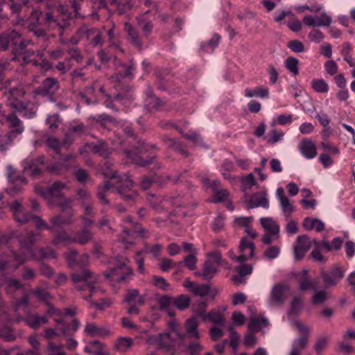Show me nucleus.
<instances>
[{"label":"nucleus","instance_id":"f257e3e1","mask_svg":"<svg viewBox=\"0 0 355 355\" xmlns=\"http://www.w3.org/2000/svg\"><path fill=\"white\" fill-rule=\"evenodd\" d=\"M26 24L28 31L43 42L50 38L48 31H58L60 42L64 44L63 36L71 26V15H65L64 13L55 15L53 12L43 13L34 9L28 17Z\"/></svg>","mask_w":355,"mask_h":355},{"label":"nucleus","instance_id":"f03ea898","mask_svg":"<svg viewBox=\"0 0 355 355\" xmlns=\"http://www.w3.org/2000/svg\"><path fill=\"white\" fill-rule=\"evenodd\" d=\"M41 234L39 232H28L16 236L19 243V252L12 251L13 259L19 261V263H24L29 260L36 248L34 245L40 240Z\"/></svg>","mask_w":355,"mask_h":355},{"label":"nucleus","instance_id":"7ed1b4c3","mask_svg":"<svg viewBox=\"0 0 355 355\" xmlns=\"http://www.w3.org/2000/svg\"><path fill=\"white\" fill-rule=\"evenodd\" d=\"M71 279L79 290H89V295L85 297L87 300H89L94 293L100 291L98 288L94 286L97 277L94 276V273L89 270L85 269L81 272H74L71 275Z\"/></svg>","mask_w":355,"mask_h":355},{"label":"nucleus","instance_id":"20e7f679","mask_svg":"<svg viewBox=\"0 0 355 355\" xmlns=\"http://www.w3.org/2000/svg\"><path fill=\"white\" fill-rule=\"evenodd\" d=\"M128 259L124 257H118L112 261V280L120 284H127L133 275V270L128 265Z\"/></svg>","mask_w":355,"mask_h":355},{"label":"nucleus","instance_id":"39448f33","mask_svg":"<svg viewBox=\"0 0 355 355\" xmlns=\"http://www.w3.org/2000/svg\"><path fill=\"white\" fill-rule=\"evenodd\" d=\"M292 325L297 329L300 336L293 340L289 355H300L308 345L311 328L300 320L292 321Z\"/></svg>","mask_w":355,"mask_h":355},{"label":"nucleus","instance_id":"423d86ee","mask_svg":"<svg viewBox=\"0 0 355 355\" xmlns=\"http://www.w3.org/2000/svg\"><path fill=\"white\" fill-rule=\"evenodd\" d=\"M0 123L5 125L9 132L17 136L21 135L25 130L23 122L17 116L15 112L6 113L2 104L0 105Z\"/></svg>","mask_w":355,"mask_h":355},{"label":"nucleus","instance_id":"0eeeda50","mask_svg":"<svg viewBox=\"0 0 355 355\" xmlns=\"http://www.w3.org/2000/svg\"><path fill=\"white\" fill-rule=\"evenodd\" d=\"M116 54L114 55L115 65V78L117 81H120L125 77H132V65L126 64L122 60L121 55L123 53L118 45L112 44V51Z\"/></svg>","mask_w":355,"mask_h":355},{"label":"nucleus","instance_id":"6e6552de","mask_svg":"<svg viewBox=\"0 0 355 355\" xmlns=\"http://www.w3.org/2000/svg\"><path fill=\"white\" fill-rule=\"evenodd\" d=\"M150 148H155L154 145H149L144 141H139L137 145L134 147L131 150L126 151L127 156L135 164L144 167L150 164L154 159V157H151L148 159H144L139 154L144 153L149 150Z\"/></svg>","mask_w":355,"mask_h":355},{"label":"nucleus","instance_id":"1a4fd4ad","mask_svg":"<svg viewBox=\"0 0 355 355\" xmlns=\"http://www.w3.org/2000/svg\"><path fill=\"white\" fill-rule=\"evenodd\" d=\"M222 261L221 254L218 252H214L209 254L208 259L203 265V272L202 273L196 272L195 275L202 276L205 279H209L217 272L218 268Z\"/></svg>","mask_w":355,"mask_h":355},{"label":"nucleus","instance_id":"9d476101","mask_svg":"<svg viewBox=\"0 0 355 355\" xmlns=\"http://www.w3.org/2000/svg\"><path fill=\"white\" fill-rule=\"evenodd\" d=\"M91 148L93 152L104 159L105 162L101 164L99 171L105 177L108 178L111 174L110 164L108 160L110 150L108 144L103 141H98L96 144H92Z\"/></svg>","mask_w":355,"mask_h":355},{"label":"nucleus","instance_id":"9b49d317","mask_svg":"<svg viewBox=\"0 0 355 355\" xmlns=\"http://www.w3.org/2000/svg\"><path fill=\"white\" fill-rule=\"evenodd\" d=\"M112 189L114 188L119 194L123 196L125 200L132 199L134 193H124V189H130L133 186V182L127 175L119 176L117 171H112Z\"/></svg>","mask_w":355,"mask_h":355},{"label":"nucleus","instance_id":"f8f14e48","mask_svg":"<svg viewBox=\"0 0 355 355\" xmlns=\"http://www.w3.org/2000/svg\"><path fill=\"white\" fill-rule=\"evenodd\" d=\"M3 95L7 98V104L16 112L26 110L27 104L21 98L25 95V91L21 87L12 89L10 92H3Z\"/></svg>","mask_w":355,"mask_h":355},{"label":"nucleus","instance_id":"ddd939ff","mask_svg":"<svg viewBox=\"0 0 355 355\" xmlns=\"http://www.w3.org/2000/svg\"><path fill=\"white\" fill-rule=\"evenodd\" d=\"M67 187V184L60 181L54 182L46 189H37V192L42 196L49 204L63 198L62 191Z\"/></svg>","mask_w":355,"mask_h":355},{"label":"nucleus","instance_id":"4468645a","mask_svg":"<svg viewBox=\"0 0 355 355\" xmlns=\"http://www.w3.org/2000/svg\"><path fill=\"white\" fill-rule=\"evenodd\" d=\"M199 322L196 318H191L188 319L185 322V334L181 333H176L177 336L180 338L178 345L181 346L184 345V340L186 337L190 339L199 340L200 338V332L198 330Z\"/></svg>","mask_w":355,"mask_h":355},{"label":"nucleus","instance_id":"2eb2a0df","mask_svg":"<svg viewBox=\"0 0 355 355\" xmlns=\"http://www.w3.org/2000/svg\"><path fill=\"white\" fill-rule=\"evenodd\" d=\"M0 286L11 297H15L17 292L25 290L24 284L17 279L5 277L0 280Z\"/></svg>","mask_w":355,"mask_h":355},{"label":"nucleus","instance_id":"dca6fc26","mask_svg":"<svg viewBox=\"0 0 355 355\" xmlns=\"http://www.w3.org/2000/svg\"><path fill=\"white\" fill-rule=\"evenodd\" d=\"M60 89V83L55 78H45L36 90V93L43 96H51Z\"/></svg>","mask_w":355,"mask_h":355},{"label":"nucleus","instance_id":"f3484780","mask_svg":"<svg viewBox=\"0 0 355 355\" xmlns=\"http://www.w3.org/2000/svg\"><path fill=\"white\" fill-rule=\"evenodd\" d=\"M65 259L69 268H73L76 266L83 268L89 263V257L87 254L78 255V252L75 250H70L66 253Z\"/></svg>","mask_w":355,"mask_h":355},{"label":"nucleus","instance_id":"a211bd4d","mask_svg":"<svg viewBox=\"0 0 355 355\" xmlns=\"http://www.w3.org/2000/svg\"><path fill=\"white\" fill-rule=\"evenodd\" d=\"M148 341L157 345V348L169 351L173 345V340L168 332H164L157 335L151 336L148 338Z\"/></svg>","mask_w":355,"mask_h":355},{"label":"nucleus","instance_id":"6ab92c4d","mask_svg":"<svg viewBox=\"0 0 355 355\" xmlns=\"http://www.w3.org/2000/svg\"><path fill=\"white\" fill-rule=\"evenodd\" d=\"M244 202L247 209H252L258 207H261L265 209L269 207V202L266 191L252 194L248 199H246Z\"/></svg>","mask_w":355,"mask_h":355},{"label":"nucleus","instance_id":"aec40b11","mask_svg":"<svg viewBox=\"0 0 355 355\" xmlns=\"http://www.w3.org/2000/svg\"><path fill=\"white\" fill-rule=\"evenodd\" d=\"M344 275L345 270L338 266L334 267L329 272L325 271L321 272V277L327 286L336 285L343 278Z\"/></svg>","mask_w":355,"mask_h":355},{"label":"nucleus","instance_id":"412c9836","mask_svg":"<svg viewBox=\"0 0 355 355\" xmlns=\"http://www.w3.org/2000/svg\"><path fill=\"white\" fill-rule=\"evenodd\" d=\"M7 176L8 180L14 184L13 187L9 189L10 195L13 196L19 192L21 189L19 186L26 183V180L19 175L12 166H7Z\"/></svg>","mask_w":355,"mask_h":355},{"label":"nucleus","instance_id":"4be33fe9","mask_svg":"<svg viewBox=\"0 0 355 355\" xmlns=\"http://www.w3.org/2000/svg\"><path fill=\"white\" fill-rule=\"evenodd\" d=\"M254 250L255 246L252 241H248L246 238L242 239L239 245L241 254L235 257L236 261L243 263L248 259L253 257Z\"/></svg>","mask_w":355,"mask_h":355},{"label":"nucleus","instance_id":"5701e85b","mask_svg":"<svg viewBox=\"0 0 355 355\" xmlns=\"http://www.w3.org/2000/svg\"><path fill=\"white\" fill-rule=\"evenodd\" d=\"M331 17L326 12H322L320 16L305 15L302 21L309 26H328L331 23Z\"/></svg>","mask_w":355,"mask_h":355},{"label":"nucleus","instance_id":"b1692460","mask_svg":"<svg viewBox=\"0 0 355 355\" xmlns=\"http://www.w3.org/2000/svg\"><path fill=\"white\" fill-rule=\"evenodd\" d=\"M311 246L309 237L306 235L299 236L294 245V255L296 261L302 259Z\"/></svg>","mask_w":355,"mask_h":355},{"label":"nucleus","instance_id":"393cba45","mask_svg":"<svg viewBox=\"0 0 355 355\" xmlns=\"http://www.w3.org/2000/svg\"><path fill=\"white\" fill-rule=\"evenodd\" d=\"M286 287L282 284H277L273 286L270 292L269 304L272 306H279L285 302L284 291Z\"/></svg>","mask_w":355,"mask_h":355},{"label":"nucleus","instance_id":"a878e982","mask_svg":"<svg viewBox=\"0 0 355 355\" xmlns=\"http://www.w3.org/2000/svg\"><path fill=\"white\" fill-rule=\"evenodd\" d=\"M300 150L307 159H312L315 157L316 147L315 144L310 139H303L300 143Z\"/></svg>","mask_w":355,"mask_h":355},{"label":"nucleus","instance_id":"bb28decb","mask_svg":"<svg viewBox=\"0 0 355 355\" xmlns=\"http://www.w3.org/2000/svg\"><path fill=\"white\" fill-rule=\"evenodd\" d=\"M148 12V10L136 17L137 25L143 32V37L146 38L151 34L153 28V22L146 17V14Z\"/></svg>","mask_w":355,"mask_h":355},{"label":"nucleus","instance_id":"cd10ccee","mask_svg":"<svg viewBox=\"0 0 355 355\" xmlns=\"http://www.w3.org/2000/svg\"><path fill=\"white\" fill-rule=\"evenodd\" d=\"M124 29L128 34V40L135 46L141 50L143 46V42L137 30L131 24L128 23H125Z\"/></svg>","mask_w":355,"mask_h":355},{"label":"nucleus","instance_id":"c85d7f7f","mask_svg":"<svg viewBox=\"0 0 355 355\" xmlns=\"http://www.w3.org/2000/svg\"><path fill=\"white\" fill-rule=\"evenodd\" d=\"M56 258V254L53 250L49 247L46 248H36L34 252L32 254L29 260L40 261L44 259Z\"/></svg>","mask_w":355,"mask_h":355},{"label":"nucleus","instance_id":"c756f323","mask_svg":"<svg viewBox=\"0 0 355 355\" xmlns=\"http://www.w3.org/2000/svg\"><path fill=\"white\" fill-rule=\"evenodd\" d=\"M26 325L32 329H38L42 324L48 322V319L45 316H40L38 314H28L24 319Z\"/></svg>","mask_w":355,"mask_h":355},{"label":"nucleus","instance_id":"7c9ffc66","mask_svg":"<svg viewBox=\"0 0 355 355\" xmlns=\"http://www.w3.org/2000/svg\"><path fill=\"white\" fill-rule=\"evenodd\" d=\"M302 225L306 230H315L318 232H320L324 229V223L318 218L307 217L304 218Z\"/></svg>","mask_w":355,"mask_h":355},{"label":"nucleus","instance_id":"2f4dec72","mask_svg":"<svg viewBox=\"0 0 355 355\" xmlns=\"http://www.w3.org/2000/svg\"><path fill=\"white\" fill-rule=\"evenodd\" d=\"M128 304H137L142 306L145 303L144 297L139 295L137 289H129L124 299Z\"/></svg>","mask_w":355,"mask_h":355},{"label":"nucleus","instance_id":"473e14b6","mask_svg":"<svg viewBox=\"0 0 355 355\" xmlns=\"http://www.w3.org/2000/svg\"><path fill=\"white\" fill-rule=\"evenodd\" d=\"M17 136L7 132L4 135H0V152L6 153L12 146Z\"/></svg>","mask_w":355,"mask_h":355},{"label":"nucleus","instance_id":"72a5a7b5","mask_svg":"<svg viewBox=\"0 0 355 355\" xmlns=\"http://www.w3.org/2000/svg\"><path fill=\"white\" fill-rule=\"evenodd\" d=\"M85 332L92 337L104 336L107 335L109 331L96 326L94 323H87L85 328Z\"/></svg>","mask_w":355,"mask_h":355},{"label":"nucleus","instance_id":"f704fd0d","mask_svg":"<svg viewBox=\"0 0 355 355\" xmlns=\"http://www.w3.org/2000/svg\"><path fill=\"white\" fill-rule=\"evenodd\" d=\"M268 321L266 318L254 317L250 320L248 324V330L250 333H257L260 331L262 327H266Z\"/></svg>","mask_w":355,"mask_h":355},{"label":"nucleus","instance_id":"c9c22d12","mask_svg":"<svg viewBox=\"0 0 355 355\" xmlns=\"http://www.w3.org/2000/svg\"><path fill=\"white\" fill-rule=\"evenodd\" d=\"M71 200L67 198H62L54 202L53 205L59 207L60 210L68 216H72L73 215V212L71 209Z\"/></svg>","mask_w":355,"mask_h":355},{"label":"nucleus","instance_id":"e433bc0d","mask_svg":"<svg viewBox=\"0 0 355 355\" xmlns=\"http://www.w3.org/2000/svg\"><path fill=\"white\" fill-rule=\"evenodd\" d=\"M133 345V340L130 337H120L115 344L114 348L120 352H126Z\"/></svg>","mask_w":355,"mask_h":355},{"label":"nucleus","instance_id":"4c0bfd02","mask_svg":"<svg viewBox=\"0 0 355 355\" xmlns=\"http://www.w3.org/2000/svg\"><path fill=\"white\" fill-rule=\"evenodd\" d=\"M263 227L272 234H278L279 228L278 225L270 218H262L260 219Z\"/></svg>","mask_w":355,"mask_h":355},{"label":"nucleus","instance_id":"58836bf2","mask_svg":"<svg viewBox=\"0 0 355 355\" xmlns=\"http://www.w3.org/2000/svg\"><path fill=\"white\" fill-rule=\"evenodd\" d=\"M245 96L248 98L254 96L266 98L268 96V89L263 87H257L254 90L246 88L245 89Z\"/></svg>","mask_w":355,"mask_h":355},{"label":"nucleus","instance_id":"ea45409f","mask_svg":"<svg viewBox=\"0 0 355 355\" xmlns=\"http://www.w3.org/2000/svg\"><path fill=\"white\" fill-rule=\"evenodd\" d=\"M7 34L10 45H19L20 49H24L25 48L24 42L21 40L19 33L15 31H12L7 32Z\"/></svg>","mask_w":355,"mask_h":355},{"label":"nucleus","instance_id":"a19ab883","mask_svg":"<svg viewBox=\"0 0 355 355\" xmlns=\"http://www.w3.org/2000/svg\"><path fill=\"white\" fill-rule=\"evenodd\" d=\"M202 318L204 320L209 319L215 324L224 325L225 324L224 316L219 311H211L207 314H205Z\"/></svg>","mask_w":355,"mask_h":355},{"label":"nucleus","instance_id":"79ce46f5","mask_svg":"<svg viewBox=\"0 0 355 355\" xmlns=\"http://www.w3.org/2000/svg\"><path fill=\"white\" fill-rule=\"evenodd\" d=\"M159 305L162 310H165L171 316H173L175 313L171 311V306H173V297L163 296L159 300Z\"/></svg>","mask_w":355,"mask_h":355},{"label":"nucleus","instance_id":"37998d69","mask_svg":"<svg viewBox=\"0 0 355 355\" xmlns=\"http://www.w3.org/2000/svg\"><path fill=\"white\" fill-rule=\"evenodd\" d=\"M10 320L11 319L8 321V322H9ZM0 322L3 323H7V322H3L1 319ZM0 338L6 342H12L16 340L17 336L11 328L5 327L3 329H0Z\"/></svg>","mask_w":355,"mask_h":355},{"label":"nucleus","instance_id":"c03bdc74","mask_svg":"<svg viewBox=\"0 0 355 355\" xmlns=\"http://www.w3.org/2000/svg\"><path fill=\"white\" fill-rule=\"evenodd\" d=\"M71 217L65 214V216L62 215H56L52 217L50 219V222L52 224V229L54 227H62L66 225H68L71 223Z\"/></svg>","mask_w":355,"mask_h":355},{"label":"nucleus","instance_id":"a18cd8bd","mask_svg":"<svg viewBox=\"0 0 355 355\" xmlns=\"http://www.w3.org/2000/svg\"><path fill=\"white\" fill-rule=\"evenodd\" d=\"M92 238V233L87 230L79 231L73 237V242L80 245H85L88 243Z\"/></svg>","mask_w":355,"mask_h":355},{"label":"nucleus","instance_id":"49530a36","mask_svg":"<svg viewBox=\"0 0 355 355\" xmlns=\"http://www.w3.org/2000/svg\"><path fill=\"white\" fill-rule=\"evenodd\" d=\"M111 188V182L110 180H105L103 184L99 185L98 187V197L100 200L105 205L109 204L108 199L105 198V193Z\"/></svg>","mask_w":355,"mask_h":355},{"label":"nucleus","instance_id":"de8ad7c7","mask_svg":"<svg viewBox=\"0 0 355 355\" xmlns=\"http://www.w3.org/2000/svg\"><path fill=\"white\" fill-rule=\"evenodd\" d=\"M80 327L79 321L74 318L72 320V323L64 324L63 327H60L61 332L66 336H73L74 333Z\"/></svg>","mask_w":355,"mask_h":355},{"label":"nucleus","instance_id":"09e8293b","mask_svg":"<svg viewBox=\"0 0 355 355\" xmlns=\"http://www.w3.org/2000/svg\"><path fill=\"white\" fill-rule=\"evenodd\" d=\"M168 127H173L174 128H175L178 131H179L188 140H191V141H193L195 144H198L200 141H201V139L200 137V135L196 132H194V131H189L188 133H184L181 129H179L178 128L177 126L175 125H173V124L171 123H168L167 125H166V128H167Z\"/></svg>","mask_w":355,"mask_h":355},{"label":"nucleus","instance_id":"8fccbe9b","mask_svg":"<svg viewBox=\"0 0 355 355\" xmlns=\"http://www.w3.org/2000/svg\"><path fill=\"white\" fill-rule=\"evenodd\" d=\"M98 31V30L95 28H89L87 25L83 24L78 29L77 33L80 37H85L87 40L90 41Z\"/></svg>","mask_w":355,"mask_h":355},{"label":"nucleus","instance_id":"3c124183","mask_svg":"<svg viewBox=\"0 0 355 355\" xmlns=\"http://www.w3.org/2000/svg\"><path fill=\"white\" fill-rule=\"evenodd\" d=\"M47 306L48 309L46 310V313L49 315L52 316L55 322L64 324V320L62 318L63 312L61 310L55 308L49 303L47 304Z\"/></svg>","mask_w":355,"mask_h":355},{"label":"nucleus","instance_id":"603ef678","mask_svg":"<svg viewBox=\"0 0 355 355\" xmlns=\"http://www.w3.org/2000/svg\"><path fill=\"white\" fill-rule=\"evenodd\" d=\"M190 304V299L184 295H179L173 297V306L177 307L180 310H184L189 307Z\"/></svg>","mask_w":355,"mask_h":355},{"label":"nucleus","instance_id":"864d4df0","mask_svg":"<svg viewBox=\"0 0 355 355\" xmlns=\"http://www.w3.org/2000/svg\"><path fill=\"white\" fill-rule=\"evenodd\" d=\"M318 281L311 280L309 277L300 278L299 286L301 291H305L308 289L315 290L317 288Z\"/></svg>","mask_w":355,"mask_h":355},{"label":"nucleus","instance_id":"5fc2aeb1","mask_svg":"<svg viewBox=\"0 0 355 355\" xmlns=\"http://www.w3.org/2000/svg\"><path fill=\"white\" fill-rule=\"evenodd\" d=\"M299 61L294 57H288L285 60V66L294 76L299 73Z\"/></svg>","mask_w":355,"mask_h":355},{"label":"nucleus","instance_id":"6e6d98bb","mask_svg":"<svg viewBox=\"0 0 355 355\" xmlns=\"http://www.w3.org/2000/svg\"><path fill=\"white\" fill-rule=\"evenodd\" d=\"M311 85L316 92L327 93L329 91L328 84L323 79H313Z\"/></svg>","mask_w":355,"mask_h":355},{"label":"nucleus","instance_id":"4d7b16f0","mask_svg":"<svg viewBox=\"0 0 355 355\" xmlns=\"http://www.w3.org/2000/svg\"><path fill=\"white\" fill-rule=\"evenodd\" d=\"M303 307L302 299L300 297H295L291 303L290 315H297L300 313Z\"/></svg>","mask_w":355,"mask_h":355},{"label":"nucleus","instance_id":"13d9d810","mask_svg":"<svg viewBox=\"0 0 355 355\" xmlns=\"http://www.w3.org/2000/svg\"><path fill=\"white\" fill-rule=\"evenodd\" d=\"M14 301L12 304V306L15 312L18 311V310L21 306H27L29 303V296L27 293H24L21 297L17 298L13 297Z\"/></svg>","mask_w":355,"mask_h":355},{"label":"nucleus","instance_id":"bf43d9fd","mask_svg":"<svg viewBox=\"0 0 355 355\" xmlns=\"http://www.w3.org/2000/svg\"><path fill=\"white\" fill-rule=\"evenodd\" d=\"M73 242V237L69 236L68 233L64 231L58 233L53 240V243L55 245H58L60 243H70Z\"/></svg>","mask_w":355,"mask_h":355},{"label":"nucleus","instance_id":"052dcab7","mask_svg":"<svg viewBox=\"0 0 355 355\" xmlns=\"http://www.w3.org/2000/svg\"><path fill=\"white\" fill-rule=\"evenodd\" d=\"M329 297V294L324 291H318L315 292L312 297V304H321L324 303Z\"/></svg>","mask_w":355,"mask_h":355},{"label":"nucleus","instance_id":"680f3d73","mask_svg":"<svg viewBox=\"0 0 355 355\" xmlns=\"http://www.w3.org/2000/svg\"><path fill=\"white\" fill-rule=\"evenodd\" d=\"M242 188L245 192L247 189H251L254 185L256 184V180L254 175L252 173L243 176L241 178Z\"/></svg>","mask_w":355,"mask_h":355},{"label":"nucleus","instance_id":"e2e57ef3","mask_svg":"<svg viewBox=\"0 0 355 355\" xmlns=\"http://www.w3.org/2000/svg\"><path fill=\"white\" fill-rule=\"evenodd\" d=\"M280 252V248L276 245L268 247L263 253L265 258L268 259H274L278 257Z\"/></svg>","mask_w":355,"mask_h":355},{"label":"nucleus","instance_id":"0e129e2a","mask_svg":"<svg viewBox=\"0 0 355 355\" xmlns=\"http://www.w3.org/2000/svg\"><path fill=\"white\" fill-rule=\"evenodd\" d=\"M193 340V341H191L187 346V349L190 355H198L202 350L203 347L199 343L198 340Z\"/></svg>","mask_w":355,"mask_h":355},{"label":"nucleus","instance_id":"69168bd1","mask_svg":"<svg viewBox=\"0 0 355 355\" xmlns=\"http://www.w3.org/2000/svg\"><path fill=\"white\" fill-rule=\"evenodd\" d=\"M279 202L284 214L286 217H289L295 210L294 207L288 198H283Z\"/></svg>","mask_w":355,"mask_h":355},{"label":"nucleus","instance_id":"338daca9","mask_svg":"<svg viewBox=\"0 0 355 355\" xmlns=\"http://www.w3.org/2000/svg\"><path fill=\"white\" fill-rule=\"evenodd\" d=\"M46 123L49 125V130L51 132H55L58 129V128L60 123V121L59 119V115L53 114V115L49 116L46 119Z\"/></svg>","mask_w":355,"mask_h":355},{"label":"nucleus","instance_id":"774afa93","mask_svg":"<svg viewBox=\"0 0 355 355\" xmlns=\"http://www.w3.org/2000/svg\"><path fill=\"white\" fill-rule=\"evenodd\" d=\"M48 349L51 352L49 355H66V353L64 352L63 345H55L50 342L48 344Z\"/></svg>","mask_w":355,"mask_h":355}]
</instances>
